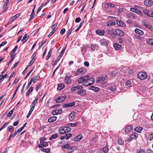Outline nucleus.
<instances>
[{"instance_id": "32", "label": "nucleus", "mask_w": 153, "mask_h": 153, "mask_svg": "<svg viewBox=\"0 0 153 153\" xmlns=\"http://www.w3.org/2000/svg\"><path fill=\"white\" fill-rule=\"evenodd\" d=\"M35 107V105H33V106L30 109V111H29L28 114H27V116H26V117L27 118H28L29 117L30 115L32 112V111L34 110Z\"/></svg>"}, {"instance_id": "27", "label": "nucleus", "mask_w": 153, "mask_h": 153, "mask_svg": "<svg viewBox=\"0 0 153 153\" xmlns=\"http://www.w3.org/2000/svg\"><path fill=\"white\" fill-rule=\"evenodd\" d=\"M142 129V128L140 126H137L135 127L134 129L135 131L140 133L141 132Z\"/></svg>"}, {"instance_id": "49", "label": "nucleus", "mask_w": 153, "mask_h": 153, "mask_svg": "<svg viewBox=\"0 0 153 153\" xmlns=\"http://www.w3.org/2000/svg\"><path fill=\"white\" fill-rule=\"evenodd\" d=\"M144 25L145 27L148 29H151L152 28L151 26L149 24L144 23Z\"/></svg>"}, {"instance_id": "37", "label": "nucleus", "mask_w": 153, "mask_h": 153, "mask_svg": "<svg viewBox=\"0 0 153 153\" xmlns=\"http://www.w3.org/2000/svg\"><path fill=\"white\" fill-rule=\"evenodd\" d=\"M100 41L101 44L103 45H106L107 44L108 42L105 40L102 39Z\"/></svg>"}, {"instance_id": "15", "label": "nucleus", "mask_w": 153, "mask_h": 153, "mask_svg": "<svg viewBox=\"0 0 153 153\" xmlns=\"http://www.w3.org/2000/svg\"><path fill=\"white\" fill-rule=\"evenodd\" d=\"M96 33L99 35L102 36L104 35L105 31L103 30H96Z\"/></svg>"}, {"instance_id": "28", "label": "nucleus", "mask_w": 153, "mask_h": 153, "mask_svg": "<svg viewBox=\"0 0 153 153\" xmlns=\"http://www.w3.org/2000/svg\"><path fill=\"white\" fill-rule=\"evenodd\" d=\"M90 89L95 91H99L100 90V89L99 88L95 87L93 86L91 87Z\"/></svg>"}, {"instance_id": "56", "label": "nucleus", "mask_w": 153, "mask_h": 153, "mask_svg": "<svg viewBox=\"0 0 153 153\" xmlns=\"http://www.w3.org/2000/svg\"><path fill=\"white\" fill-rule=\"evenodd\" d=\"M13 110H11L7 114V116L8 117H10L13 114Z\"/></svg>"}, {"instance_id": "16", "label": "nucleus", "mask_w": 153, "mask_h": 153, "mask_svg": "<svg viewBox=\"0 0 153 153\" xmlns=\"http://www.w3.org/2000/svg\"><path fill=\"white\" fill-rule=\"evenodd\" d=\"M77 93L81 96H83L86 94V90L84 89L79 90L77 91Z\"/></svg>"}, {"instance_id": "23", "label": "nucleus", "mask_w": 153, "mask_h": 153, "mask_svg": "<svg viewBox=\"0 0 153 153\" xmlns=\"http://www.w3.org/2000/svg\"><path fill=\"white\" fill-rule=\"evenodd\" d=\"M106 24L108 26H110L112 25H115L116 23L114 21H109L107 22Z\"/></svg>"}, {"instance_id": "52", "label": "nucleus", "mask_w": 153, "mask_h": 153, "mask_svg": "<svg viewBox=\"0 0 153 153\" xmlns=\"http://www.w3.org/2000/svg\"><path fill=\"white\" fill-rule=\"evenodd\" d=\"M124 142V141L121 139H119L118 140V144L120 145H122Z\"/></svg>"}, {"instance_id": "11", "label": "nucleus", "mask_w": 153, "mask_h": 153, "mask_svg": "<svg viewBox=\"0 0 153 153\" xmlns=\"http://www.w3.org/2000/svg\"><path fill=\"white\" fill-rule=\"evenodd\" d=\"M75 105V102H72L71 103H68L67 104H65L63 105V107L65 108H66L68 107H71L74 106Z\"/></svg>"}, {"instance_id": "63", "label": "nucleus", "mask_w": 153, "mask_h": 153, "mask_svg": "<svg viewBox=\"0 0 153 153\" xmlns=\"http://www.w3.org/2000/svg\"><path fill=\"white\" fill-rule=\"evenodd\" d=\"M81 20V19L79 17H77L76 19L75 22H79Z\"/></svg>"}, {"instance_id": "12", "label": "nucleus", "mask_w": 153, "mask_h": 153, "mask_svg": "<svg viewBox=\"0 0 153 153\" xmlns=\"http://www.w3.org/2000/svg\"><path fill=\"white\" fill-rule=\"evenodd\" d=\"M116 22L117 25L120 27H124L126 26L125 23L122 21H120L116 19Z\"/></svg>"}, {"instance_id": "2", "label": "nucleus", "mask_w": 153, "mask_h": 153, "mask_svg": "<svg viewBox=\"0 0 153 153\" xmlns=\"http://www.w3.org/2000/svg\"><path fill=\"white\" fill-rule=\"evenodd\" d=\"M86 71V68H81L78 69L76 72V75L81 76L83 75Z\"/></svg>"}, {"instance_id": "1", "label": "nucleus", "mask_w": 153, "mask_h": 153, "mask_svg": "<svg viewBox=\"0 0 153 153\" xmlns=\"http://www.w3.org/2000/svg\"><path fill=\"white\" fill-rule=\"evenodd\" d=\"M94 82V79L90 78L88 75L84 76L79 77L78 80L79 83H82L83 85L88 86L93 84Z\"/></svg>"}, {"instance_id": "41", "label": "nucleus", "mask_w": 153, "mask_h": 153, "mask_svg": "<svg viewBox=\"0 0 153 153\" xmlns=\"http://www.w3.org/2000/svg\"><path fill=\"white\" fill-rule=\"evenodd\" d=\"M103 152L105 153H107L108 151V147L107 146L103 148Z\"/></svg>"}, {"instance_id": "62", "label": "nucleus", "mask_w": 153, "mask_h": 153, "mask_svg": "<svg viewBox=\"0 0 153 153\" xmlns=\"http://www.w3.org/2000/svg\"><path fill=\"white\" fill-rule=\"evenodd\" d=\"M13 128V127L12 126H10L8 127L7 130L9 131H10Z\"/></svg>"}, {"instance_id": "14", "label": "nucleus", "mask_w": 153, "mask_h": 153, "mask_svg": "<svg viewBox=\"0 0 153 153\" xmlns=\"http://www.w3.org/2000/svg\"><path fill=\"white\" fill-rule=\"evenodd\" d=\"M107 78V77L106 76H100L99 79V80H97V82H98L99 81H101L102 83H105L106 81L105 80V79Z\"/></svg>"}, {"instance_id": "54", "label": "nucleus", "mask_w": 153, "mask_h": 153, "mask_svg": "<svg viewBox=\"0 0 153 153\" xmlns=\"http://www.w3.org/2000/svg\"><path fill=\"white\" fill-rule=\"evenodd\" d=\"M38 100V98H36L35 100L33 102L32 105H35L37 103V101Z\"/></svg>"}, {"instance_id": "10", "label": "nucleus", "mask_w": 153, "mask_h": 153, "mask_svg": "<svg viewBox=\"0 0 153 153\" xmlns=\"http://www.w3.org/2000/svg\"><path fill=\"white\" fill-rule=\"evenodd\" d=\"M72 136V134L71 133L66 134L64 136L61 137L60 138L61 140H63L64 139H68L69 138L71 137Z\"/></svg>"}, {"instance_id": "61", "label": "nucleus", "mask_w": 153, "mask_h": 153, "mask_svg": "<svg viewBox=\"0 0 153 153\" xmlns=\"http://www.w3.org/2000/svg\"><path fill=\"white\" fill-rule=\"evenodd\" d=\"M41 86V83H40L36 87V90L37 92L39 90V89L40 88Z\"/></svg>"}, {"instance_id": "38", "label": "nucleus", "mask_w": 153, "mask_h": 153, "mask_svg": "<svg viewBox=\"0 0 153 153\" xmlns=\"http://www.w3.org/2000/svg\"><path fill=\"white\" fill-rule=\"evenodd\" d=\"M41 151L46 153L49 152L51 150V149L50 148L48 149H44L43 148L41 149Z\"/></svg>"}, {"instance_id": "42", "label": "nucleus", "mask_w": 153, "mask_h": 153, "mask_svg": "<svg viewBox=\"0 0 153 153\" xmlns=\"http://www.w3.org/2000/svg\"><path fill=\"white\" fill-rule=\"evenodd\" d=\"M78 124L77 122H75L74 123H69L68 124L69 126L71 127H74L76 126Z\"/></svg>"}, {"instance_id": "33", "label": "nucleus", "mask_w": 153, "mask_h": 153, "mask_svg": "<svg viewBox=\"0 0 153 153\" xmlns=\"http://www.w3.org/2000/svg\"><path fill=\"white\" fill-rule=\"evenodd\" d=\"M64 87V85L63 84H59L58 85L57 89L59 91L61 90Z\"/></svg>"}, {"instance_id": "17", "label": "nucleus", "mask_w": 153, "mask_h": 153, "mask_svg": "<svg viewBox=\"0 0 153 153\" xmlns=\"http://www.w3.org/2000/svg\"><path fill=\"white\" fill-rule=\"evenodd\" d=\"M57 117L56 116H53L50 117L48 120V122L49 123H51L55 121L56 120Z\"/></svg>"}, {"instance_id": "64", "label": "nucleus", "mask_w": 153, "mask_h": 153, "mask_svg": "<svg viewBox=\"0 0 153 153\" xmlns=\"http://www.w3.org/2000/svg\"><path fill=\"white\" fill-rule=\"evenodd\" d=\"M146 153H153V151L149 149H147L146 151Z\"/></svg>"}, {"instance_id": "6", "label": "nucleus", "mask_w": 153, "mask_h": 153, "mask_svg": "<svg viewBox=\"0 0 153 153\" xmlns=\"http://www.w3.org/2000/svg\"><path fill=\"white\" fill-rule=\"evenodd\" d=\"M114 32L116 35H118L122 37L124 35V33L121 30L116 29L114 31Z\"/></svg>"}, {"instance_id": "59", "label": "nucleus", "mask_w": 153, "mask_h": 153, "mask_svg": "<svg viewBox=\"0 0 153 153\" xmlns=\"http://www.w3.org/2000/svg\"><path fill=\"white\" fill-rule=\"evenodd\" d=\"M73 30V29L72 28L68 31V35H67V36H66V37L67 38H68L69 36L70 35V34L71 33L72 31V30Z\"/></svg>"}, {"instance_id": "51", "label": "nucleus", "mask_w": 153, "mask_h": 153, "mask_svg": "<svg viewBox=\"0 0 153 153\" xmlns=\"http://www.w3.org/2000/svg\"><path fill=\"white\" fill-rule=\"evenodd\" d=\"M62 56H61L60 55H59V56H58V58L56 59V60L55 61L54 63L55 65L56 64V63L59 61V59H60V58H61Z\"/></svg>"}, {"instance_id": "50", "label": "nucleus", "mask_w": 153, "mask_h": 153, "mask_svg": "<svg viewBox=\"0 0 153 153\" xmlns=\"http://www.w3.org/2000/svg\"><path fill=\"white\" fill-rule=\"evenodd\" d=\"M153 139V133L150 134L148 137V139L151 141Z\"/></svg>"}, {"instance_id": "18", "label": "nucleus", "mask_w": 153, "mask_h": 153, "mask_svg": "<svg viewBox=\"0 0 153 153\" xmlns=\"http://www.w3.org/2000/svg\"><path fill=\"white\" fill-rule=\"evenodd\" d=\"M82 87H83L82 85L77 86L76 87H72L71 89V91H74L80 89H82Z\"/></svg>"}, {"instance_id": "9", "label": "nucleus", "mask_w": 153, "mask_h": 153, "mask_svg": "<svg viewBox=\"0 0 153 153\" xmlns=\"http://www.w3.org/2000/svg\"><path fill=\"white\" fill-rule=\"evenodd\" d=\"M76 112L74 111H73L71 112L69 115V119L70 121L73 120L75 116Z\"/></svg>"}, {"instance_id": "24", "label": "nucleus", "mask_w": 153, "mask_h": 153, "mask_svg": "<svg viewBox=\"0 0 153 153\" xmlns=\"http://www.w3.org/2000/svg\"><path fill=\"white\" fill-rule=\"evenodd\" d=\"M113 46L116 50H120L122 48L120 45H119L117 43L114 44L113 45Z\"/></svg>"}, {"instance_id": "20", "label": "nucleus", "mask_w": 153, "mask_h": 153, "mask_svg": "<svg viewBox=\"0 0 153 153\" xmlns=\"http://www.w3.org/2000/svg\"><path fill=\"white\" fill-rule=\"evenodd\" d=\"M62 129H63L65 130V131H64L63 133H67L69 132L71 130V128L67 126H63V128H62Z\"/></svg>"}, {"instance_id": "34", "label": "nucleus", "mask_w": 153, "mask_h": 153, "mask_svg": "<svg viewBox=\"0 0 153 153\" xmlns=\"http://www.w3.org/2000/svg\"><path fill=\"white\" fill-rule=\"evenodd\" d=\"M109 89L112 91H114L117 89V87L115 85H113L109 88Z\"/></svg>"}, {"instance_id": "22", "label": "nucleus", "mask_w": 153, "mask_h": 153, "mask_svg": "<svg viewBox=\"0 0 153 153\" xmlns=\"http://www.w3.org/2000/svg\"><path fill=\"white\" fill-rule=\"evenodd\" d=\"M82 138V136L81 134H79L76 136L74 139L73 140L74 141L79 140Z\"/></svg>"}, {"instance_id": "55", "label": "nucleus", "mask_w": 153, "mask_h": 153, "mask_svg": "<svg viewBox=\"0 0 153 153\" xmlns=\"http://www.w3.org/2000/svg\"><path fill=\"white\" fill-rule=\"evenodd\" d=\"M74 151V150L72 147L69 148L68 149V153H71L73 152Z\"/></svg>"}, {"instance_id": "60", "label": "nucleus", "mask_w": 153, "mask_h": 153, "mask_svg": "<svg viewBox=\"0 0 153 153\" xmlns=\"http://www.w3.org/2000/svg\"><path fill=\"white\" fill-rule=\"evenodd\" d=\"M35 59H32V60L30 61L29 63V66H30L34 62Z\"/></svg>"}, {"instance_id": "46", "label": "nucleus", "mask_w": 153, "mask_h": 153, "mask_svg": "<svg viewBox=\"0 0 153 153\" xmlns=\"http://www.w3.org/2000/svg\"><path fill=\"white\" fill-rule=\"evenodd\" d=\"M63 128V126L60 127L58 131H59V132L60 134H63L64 133H63L64 131H65V130H64L63 129H61L62 128Z\"/></svg>"}, {"instance_id": "48", "label": "nucleus", "mask_w": 153, "mask_h": 153, "mask_svg": "<svg viewBox=\"0 0 153 153\" xmlns=\"http://www.w3.org/2000/svg\"><path fill=\"white\" fill-rule=\"evenodd\" d=\"M98 48V45L97 44H94L91 45V49L93 50H94Z\"/></svg>"}, {"instance_id": "53", "label": "nucleus", "mask_w": 153, "mask_h": 153, "mask_svg": "<svg viewBox=\"0 0 153 153\" xmlns=\"http://www.w3.org/2000/svg\"><path fill=\"white\" fill-rule=\"evenodd\" d=\"M57 25L58 23H56L52 26V29H53L54 31H56V29H55V28L57 26Z\"/></svg>"}, {"instance_id": "25", "label": "nucleus", "mask_w": 153, "mask_h": 153, "mask_svg": "<svg viewBox=\"0 0 153 153\" xmlns=\"http://www.w3.org/2000/svg\"><path fill=\"white\" fill-rule=\"evenodd\" d=\"M107 32L108 34L112 36H115L114 33V30L112 28L108 29L107 30Z\"/></svg>"}, {"instance_id": "43", "label": "nucleus", "mask_w": 153, "mask_h": 153, "mask_svg": "<svg viewBox=\"0 0 153 153\" xmlns=\"http://www.w3.org/2000/svg\"><path fill=\"white\" fill-rule=\"evenodd\" d=\"M108 7V8H113L114 7L115 5L114 4H113L111 3H108L107 4Z\"/></svg>"}, {"instance_id": "4", "label": "nucleus", "mask_w": 153, "mask_h": 153, "mask_svg": "<svg viewBox=\"0 0 153 153\" xmlns=\"http://www.w3.org/2000/svg\"><path fill=\"white\" fill-rule=\"evenodd\" d=\"M71 76V74L70 73H68L66 74L65 80L67 84H69L71 82V80L70 78Z\"/></svg>"}, {"instance_id": "7", "label": "nucleus", "mask_w": 153, "mask_h": 153, "mask_svg": "<svg viewBox=\"0 0 153 153\" xmlns=\"http://www.w3.org/2000/svg\"><path fill=\"white\" fill-rule=\"evenodd\" d=\"M143 12L145 14L148 15V16L153 17L152 11L147 9H144L143 10Z\"/></svg>"}, {"instance_id": "13", "label": "nucleus", "mask_w": 153, "mask_h": 153, "mask_svg": "<svg viewBox=\"0 0 153 153\" xmlns=\"http://www.w3.org/2000/svg\"><path fill=\"white\" fill-rule=\"evenodd\" d=\"M62 111L61 109L54 110L52 111V114L53 115H55L59 114H61Z\"/></svg>"}, {"instance_id": "3", "label": "nucleus", "mask_w": 153, "mask_h": 153, "mask_svg": "<svg viewBox=\"0 0 153 153\" xmlns=\"http://www.w3.org/2000/svg\"><path fill=\"white\" fill-rule=\"evenodd\" d=\"M147 76V74L145 72H140L137 74L138 78L141 80H144L146 79Z\"/></svg>"}, {"instance_id": "44", "label": "nucleus", "mask_w": 153, "mask_h": 153, "mask_svg": "<svg viewBox=\"0 0 153 153\" xmlns=\"http://www.w3.org/2000/svg\"><path fill=\"white\" fill-rule=\"evenodd\" d=\"M83 23L84 21L81 22L79 26L78 27L76 30H75V32H77L80 28L82 26Z\"/></svg>"}, {"instance_id": "5", "label": "nucleus", "mask_w": 153, "mask_h": 153, "mask_svg": "<svg viewBox=\"0 0 153 153\" xmlns=\"http://www.w3.org/2000/svg\"><path fill=\"white\" fill-rule=\"evenodd\" d=\"M66 96L64 95L63 96H59L56 99V101L57 103H60L63 102L66 98Z\"/></svg>"}, {"instance_id": "39", "label": "nucleus", "mask_w": 153, "mask_h": 153, "mask_svg": "<svg viewBox=\"0 0 153 153\" xmlns=\"http://www.w3.org/2000/svg\"><path fill=\"white\" fill-rule=\"evenodd\" d=\"M131 82L130 80L127 81L125 84V86L128 87H130L131 85Z\"/></svg>"}, {"instance_id": "8", "label": "nucleus", "mask_w": 153, "mask_h": 153, "mask_svg": "<svg viewBox=\"0 0 153 153\" xmlns=\"http://www.w3.org/2000/svg\"><path fill=\"white\" fill-rule=\"evenodd\" d=\"M144 5L148 7L152 6L153 4V2L151 0H146L144 1Z\"/></svg>"}, {"instance_id": "35", "label": "nucleus", "mask_w": 153, "mask_h": 153, "mask_svg": "<svg viewBox=\"0 0 153 153\" xmlns=\"http://www.w3.org/2000/svg\"><path fill=\"white\" fill-rule=\"evenodd\" d=\"M52 49H51L48 52V55L46 57V59L47 60H48L50 58V57L51 56V55L52 54Z\"/></svg>"}, {"instance_id": "30", "label": "nucleus", "mask_w": 153, "mask_h": 153, "mask_svg": "<svg viewBox=\"0 0 153 153\" xmlns=\"http://www.w3.org/2000/svg\"><path fill=\"white\" fill-rule=\"evenodd\" d=\"M138 134L136 133H133L131 135V137L132 139L137 138L138 137Z\"/></svg>"}, {"instance_id": "57", "label": "nucleus", "mask_w": 153, "mask_h": 153, "mask_svg": "<svg viewBox=\"0 0 153 153\" xmlns=\"http://www.w3.org/2000/svg\"><path fill=\"white\" fill-rule=\"evenodd\" d=\"M145 151L143 149H140L138 150L137 151V153H145Z\"/></svg>"}, {"instance_id": "45", "label": "nucleus", "mask_w": 153, "mask_h": 153, "mask_svg": "<svg viewBox=\"0 0 153 153\" xmlns=\"http://www.w3.org/2000/svg\"><path fill=\"white\" fill-rule=\"evenodd\" d=\"M28 36H27V34H25L23 37V38L22 39V41H23V40H25V42H26L27 40L28 39Z\"/></svg>"}, {"instance_id": "58", "label": "nucleus", "mask_w": 153, "mask_h": 153, "mask_svg": "<svg viewBox=\"0 0 153 153\" xmlns=\"http://www.w3.org/2000/svg\"><path fill=\"white\" fill-rule=\"evenodd\" d=\"M69 147V145L68 144H66L62 146V148L63 149L68 148Z\"/></svg>"}, {"instance_id": "47", "label": "nucleus", "mask_w": 153, "mask_h": 153, "mask_svg": "<svg viewBox=\"0 0 153 153\" xmlns=\"http://www.w3.org/2000/svg\"><path fill=\"white\" fill-rule=\"evenodd\" d=\"M58 136V135L57 134H54L52 135L51 137L49 138L50 140H52L54 138H56Z\"/></svg>"}, {"instance_id": "26", "label": "nucleus", "mask_w": 153, "mask_h": 153, "mask_svg": "<svg viewBox=\"0 0 153 153\" xmlns=\"http://www.w3.org/2000/svg\"><path fill=\"white\" fill-rule=\"evenodd\" d=\"M141 8H142L141 7L139 6H137V8L136 10L135 13H137L140 16H141L142 15V13L140 11L139 9H141Z\"/></svg>"}, {"instance_id": "40", "label": "nucleus", "mask_w": 153, "mask_h": 153, "mask_svg": "<svg viewBox=\"0 0 153 153\" xmlns=\"http://www.w3.org/2000/svg\"><path fill=\"white\" fill-rule=\"evenodd\" d=\"M35 6H36L35 5L33 9V10L32 11V12L31 15H30V19H32L34 17V16L35 15L34 10H35Z\"/></svg>"}, {"instance_id": "29", "label": "nucleus", "mask_w": 153, "mask_h": 153, "mask_svg": "<svg viewBox=\"0 0 153 153\" xmlns=\"http://www.w3.org/2000/svg\"><path fill=\"white\" fill-rule=\"evenodd\" d=\"M33 87L32 86H31L28 90L26 93V96H27L30 93L33 91Z\"/></svg>"}, {"instance_id": "19", "label": "nucleus", "mask_w": 153, "mask_h": 153, "mask_svg": "<svg viewBox=\"0 0 153 153\" xmlns=\"http://www.w3.org/2000/svg\"><path fill=\"white\" fill-rule=\"evenodd\" d=\"M135 32L137 34L140 35H143L144 33L143 32L142 30L138 28H136L135 29Z\"/></svg>"}, {"instance_id": "21", "label": "nucleus", "mask_w": 153, "mask_h": 153, "mask_svg": "<svg viewBox=\"0 0 153 153\" xmlns=\"http://www.w3.org/2000/svg\"><path fill=\"white\" fill-rule=\"evenodd\" d=\"M132 128V126L129 125L127 126L125 129V131L126 133H128L130 132Z\"/></svg>"}, {"instance_id": "36", "label": "nucleus", "mask_w": 153, "mask_h": 153, "mask_svg": "<svg viewBox=\"0 0 153 153\" xmlns=\"http://www.w3.org/2000/svg\"><path fill=\"white\" fill-rule=\"evenodd\" d=\"M146 42L147 43L151 45H153V39H147Z\"/></svg>"}, {"instance_id": "31", "label": "nucleus", "mask_w": 153, "mask_h": 153, "mask_svg": "<svg viewBox=\"0 0 153 153\" xmlns=\"http://www.w3.org/2000/svg\"><path fill=\"white\" fill-rule=\"evenodd\" d=\"M39 79H38L37 76L33 77L30 79V81L33 83L36 82Z\"/></svg>"}]
</instances>
